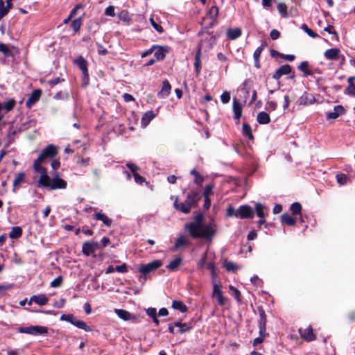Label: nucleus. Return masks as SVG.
<instances>
[{
	"label": "nucleus",
	"mask_w": 355,
	"mask_h": 355,
	"mask_svg": "<svg viewBox=\"0 0 355 355\" xmlns=\"http://www.w3.org/2000/svg\"><path fill=\"white\" fill-rule=\"evenodd\" d=\"M299 101L300 105L311 104L314 101V97L312 94L305 92L301 96Z\"/></svg>",
	"instance_id": "obj_34"
},
{
	"label": "nucleus",
	"mask_w": 355,
	"mask_h": 355,
	"mask_svg": "<svg viewBox=\"0 0 355 355\" xmlns=\"http://www.w3.org/2000/svg\"><path fill=\"white\" fill-rule=\"evenodd\" d=\"M227 215L230 217H232V216H234L236 218H238V212H237V209L235 210L234 207H232V206H230L227 209Z\"/></svg>",
	"instance_id": "obj_57"
},
{
	"label": "nucleus",
	"mask_w": 355,
	"mask_h": 355,
	"mask_svg": "<svg viewBox=\"0 0 355 355\" xmlns=\"http://www.w3.org/2000/svg\"><path fill=\"white\" fill-rule=\"evenodd\" d=\"M62 281H63L62 277V276H59V277H56L55 279H54L51 282V286L53 287V288L59 287V286H61V284L62 283Z\"/></svg>",
	"instance_id": "obj_55"
},
{
	"label": "nucleus",
	"mask_w": 355,
	"mask_h": 355,
	"mask_svg": "<svg viewBox=\"0 0 355 355\" xmlns=\"http://www.w3.org/2000/svg\"><path fill=\"white\" fill-rule=\"evenodd\" d=\"M266 207L261 203L258 202L255 205V212L260 218H265L264 209Z\"/></svg>",
	"instance_id": "obj_44"
},
{
	"label": "nucleus",
	"mask_w": 355,
	"mask_h": 355,
	"mask_svg": "<svg viewBox=\"0 0 355 355\" xmlns=\"http://www.w3.org/2000/svg\"><path fill=\"white\" fill-rule=\"evenodd\" d=\"M277 10L281 16L284 18H286L288 17V12H287V6L286 3L283 2H280L277 4Z\"/></svg>",
	"instance_id": "obj_43"
},
{
	"label": "nucleus",
	"mask_w": 355,
	"mask_h": 355,
	"mask_svg": "<svg viewBox=\"0 0 355 355\" xmlns=\"http://www.w3.org/2000/svg\"><path fill=\"white\" fill-rule=\"evenodd\" d=\"M309 64L308 61H303L297 67L298 70L302 71V72H303L304 77H307L309 76H312L313 75V72L309 68Z\"/></svg>",
	"instance_id": "obj_30"
},
{
	"label": "nucleus",
	"mask_w": 355,
	"mask_h": 355,
	"mask_svg": "<svg viewBox=\"0 0 355 355\" xmlns=\"http://www.w3.org/2000/svg\"><path fill=\"white\" fill-rule=\"evenodd\" d=\"M48 185H41L40 187L49 188L51 190L65 189L67 186V183L65 180L61 179L58 173L53 175L52 180L49 177V180H46Z\"/></svg>",
	"instance_id": "obj_4"
},
{
	"label": "nucleus",
	"mask_w": 355,
	"mask_h": 355,
	"mask_svg": "<svg viewBox=\"0 0 355 355\" xmlns=\"http://www.w3.org/2000/svg\"><path fill=\"white\" fill-rule=\"evenodd\" d=\"M58 153L56 147L53 144L48 145L44 148L39 155L37 162H44L46 159L53 158Z\"/></svg>",
	"instance_id": "obj_9"
},
{
	"label": "nucleus",
	"mask_w": 355,
	"mask_h": 355,
	"mask_svg": "<svg viewBox=\"0 0 355 355\" xmlns=\"http://www.w3.org/2000/svg\"><path fill=\"white\" fill-rule=\"evenodd\" d=\"M259 336L265 338L268 334L266 333V325H259Z\"/></svg>",
	"instance_id": "obj_62"
},
{
	"label": "nucleus",
	"mask_w": 355,
	"mask_h": 355,
	"mask_svg": "<svg viewBox=\"0 0 355 355\" xmlns=\"http://www.w3.org/2000/svg\"><path fill=\"white\" fill-rule=\"evenodd\" d=\"M230 94L229 92H224L221 95H220V100L222 101L223 103H227L230 102Z\"/></svg>",
	"instance_id": "obj_58"
},
{
	"label": "nucleus",
	"mask_w": 355,
	"mask_h": 355,
	"mask_svg": "<svg viewBox=\"0 0 355 355\" xmlns=\"http://www.w3.org/2000/svg\"><path fill=\"white\" fill-rule=\"evenodd\" d=\"M232 108L234 114V119L238 121V122H236V124H238L242 115V105L236 98H234Z\"/></svg>",
	"instance_id": "obj_23"
},
{
	"label": "nucleus",
	"mask_w": 355,
	"mask_h": 355,
	"mask_svg": "<svg viewBox=\"0 0 355 355\" xmlns=\"http://www.w3.org/2000/svg\"><path fill=\"white\" fill-rule=\"evenodd\" d=\"M201 53L199 51H197L195 55V62H194V67L196 69V72L197 76L200 73V68H201Z\"/></svg>",
	"instance_id": "obj_40"
},
{
	"label": "nucleus",
	"mask_w": 355,
	"mask_h": 355,
	"mask_svg": "<svg viewBox=\"0 0 355 355\" xmlns=\"http://www.w3.org/2000/svg\"><path fill=\"white\" fill-rule=\"evenodd\" d=\"M93 218L97 220L102 221L103 224L107 227H111L112 224V220L108 216H107L105 214H103L101 211L94 214Z\"/></svg>",
	"instance_id": "obj_22"
},
{
	"label": "nucleus",
	"mask_w": 355,
	"mask_h": 355,
	"mask_svg": "<svg viewBox=\"0 0 355 355\" xmlns=\"http://www.w3.org/2000/svg\"><path fill=\"white\" fill-rule=\"evenodd\" d=\"M290 209L293 215H301L302 205L300 202H293Z\"/></svg>",
	"instance_id": "obj_45"
},
{
	"label": "nucleus",
	"mask_w": 355,
	"mask_h": 355,
	"mask_svg": "<svg viewBox=\"0 0 355 355\" xmlns=\"http://www.w3.org/2000/svg\"><path fill=\"white\" fill-rule=\"evenodd\" d=\"M98 248L99 244L98 242L88 241L83 244L82 252L84 255L89 257L94 254Z\"/></svg>",
	"instance_id": "obj_12"
},
{
	"label": "nucleus",
	"mask_w": 355,
	"mask_h": 355,
	"mask_svg": "<svg viewBox=\"0 0 355 355\" xmlns=\"http://www.w3.org/2000/svg\"><path fill=\"white\" fill-rule=\"evenodd\" d=\"M229 291H230V294L233 297H234L235 300L238 302H241V292L237 288H236L234 286L230 285L229 286Z\"/></svg>",
	"instance_id": "obj_42"
},
{
	"label": "nucleus",
	"mask_w": 355,
	"mask_h": 355,
	"mask_svg": "<svg viewBox=\"0 0 355 355\" xmlns=\"http://www.w3.org/2000/svg\"><path fill=\"white\" fill-rule=\"evenodd\" d=\"M218 11L219 9L216 6H213L209 8L206 17L203 19L204 21L209 20V22L205 27V29L212 28L216 23L217 17L218 15Z\"/></svg>",
	"instance_id": "obj_8"
},
{
	"label": "nucleus",
	"mask_w": 355,
	"mask_h": 355,
	"mask_svg": "<svg viewBox=\"0 0 355 355\" xmlns=\"http://www.w3.org/2000/svg\"><path fill=\"white\" fill-rule=\"evenodd\" d=\"M60 320L67 321L75 327L83 329L85 331H91L92 329L84 321L78 320L73 314H62Z\"/></svg>",
	"instance_id": "obj_5"
},
{
	"label": "nucleus",
	"mask_w": 355,
	"mask_h": 355,
	"mask_svg": "<svg viewBox=\"0 0 355 355\" xmlns=\"http://www.w3.org/2000/svg\"><path fill=\"white\" fill-rule=\"evenodd\" d=\"M150 23H151V25L153 26V27L159 33H163L164 30H163V28L162 26L159 24H157L153 19L150 18Z\"/></svg>",
	"instance_id": "obj_59"
},
{
	"label": "nucleus",
	"mask_w": 355,
	"mask_h": 355,
	"mask_svg": "<svg viewBox=\"0 0 355 355\" xmlns=\"http://www.w3.org/2000/svg\"><path fill=\"white\" fill-rule=\"evenodd\" d=\"M115 270L116 272L121 273H126L128 272V266L125 263H123L122 265L116 266Z\"/></svg>",
	"instance_id": "obj_56"
},
{
	"label": "nucleus",
	"mask_w": 355,
	"mask_h": 355,
	"mask_svg": "<svg viewBox=\"0 0 355 355\" xmlns=\"http://www.w3.org/2000/svg\"><path fill=\"white\" fill-rule=\"evenodd\" d=\"M257 120L259 124H268L270 121V117L267 112H260L257 114Z\"/></svg>",
	"instance_id": "obj_32"
},
{
	"label": "nucleus",
	"mask_w": 355,
	"mask_h": 355,
	"mask_svg": "<svg viewBox=\"0 0 355 355\" xmlns=\"http://www.w3.org/2000/svg\"><path fill=\"white\" fill-rule=\"evenodd\" d=\"M189 241L184 235L180 236L175 241L174 250H178L181 247L188 245Z\"/></svg>",
	"instance_id": "obj_39"
},
{
	"label": "nucleus",
	"mask_w": 355,
	"mask_h": 355,
	"mask_svg": "<svg viewBox=\"0 0 355 355\" xmlns=\"http://www.w3.org/2000/svg\"><path fill=\"white\" fill-rule=\"evenodd\" d=\"M115 313L119 318L124 321H128L132 318L131 313L123 309H115Z\"/></svg>",
	"instance_id": "obj_36"
},
{
	"label": "nucleus",
	"mask_w": 355,
	"mask_h": 355,
	"mask_svg": "<svg viewBox=\"0 0 355 355\" xmlns=\"http://www.w3.org/2000/svg\"><path fill=\"white\" fill-rule=\"evenodd\" d=\"M213 188L214 187L212 184H207L203 191V196L209 197V195L212 193Z\"/></svg>",
	"instance_id": "obj_63"
},
{
	"label": "nucleus",
	"mask_w": 355,
	"mask_h": 355,
	"mask_svg": "<svg viewBox=\"0 0 355 355\" xmlns=\"http://www.w3.org/2000/svg\"><path fill=\"white\" fill-rule=\"evenodd\" d=\"M43 162H37V159H35L33 162L34 171L40 173V176L37 182L39 187H40L41 185H48L46 180H49V175H47L46 169L40 165Z\"/></svg>",
	"instance_id": "obj_7"
},
{
	"label": "nucleus",
	"mask_w": 355,
	"mask_h": 355,
	"mask_svg": "<svg viewBox=\"0 0 355 355\" xmlns=\"http://www.w3.org/2000/svg\"><path fill=\"white\" fill-rule=\"evenodd\" d=\"M73 64L81 70L83 73V85L87 86L89 81L87 61L83 55H79L73 60Z\"/></svg>",
	"instance_id": "obj_3"
},
{
	"label": "nucleus",
	"mask_w": 355,
	"mask_h": 355,
	"mask_svg": "<svg viewBox=\"0 0 355 355\" xmlns=\"http://www.w3.org/2000/svg\"><path fill=\"white\" fill-rule=\"evenodd\" d=\"M224 267L228 272H235L237 269V266L231 261H225Z\"/></svg>",
	"instance_id": "obj_51"
},
{
	"label": "nucleus",
	"mask_w": 355,
	"mask_h": 355,
	"mask_svg": "<svg viewBox=\"0 0 355 355\" xmlns=\"http://www.w3.org/2000/svg\"><path fill=\"white\" fill-rule=\"evenodd\" d=\"M49 298L44 294H40L38 295H33L30 298L28 302V305H31L32 302H35L40 306L45 305L48 303Z\"/></svg>",
	"instance_id": "obj_21"
},
{
	"label": "nucleus",
	"mask_w": 355,
	"mask_h": 355,
	"mask_svg": "<svg viewBox=\"0 0 355 355\" xmlns=\"http://www.w3.org/2000/svg\"><path fill=\"white\" fill-rule=\"evenodd\" d=\"M171 86L168 80H164L162 83V89L158 93L160 98H166L171 93Z\"/></svg>",
	"instance_id": "obj_26"
},
{
	"label": "nucleus",
	"mask_w": 355,
	"mask_h": 355,
	"mask_svg": "<svg viewBox=\"0 0 355 355\" xmlns=\"http://www.w3.org/2000/svg\"><path fill=\"white\" fill-rule=\"evenodd\" d=\"M301 28L311 37L312 38H318L319 37V35L315 33L313 30L309 28L308 26L305 24H303L301 26Z\"/></svg>",
	"instance_id": "obj_47"
},
{
	"label": "nucleus",
	"mask_w": 355,
	"mask_h": 355,
	"mask_svg": "<svg viewBox=\"0 0 355 355\" xmlns=\"http://www.w3.org/2000/svg\"><path fill=\"white\" fill-rule=\"evenodd\" d=\"M207 252H205L201 259L198 262V268L201 270L204 268V266L207 264Z\"/></svg>",
	"instance_id": "obj_53"
},
{
	"label": "nucleus",
	"mask_w": 355,
	"mask_h": 355,
	"mask_svg": "<svg viewBox=\"0 0 355 355\" xmlns=\"http://www.w3.org/2000/svg\"><path fill=\"white\" fill-rule=\"evenodd\" d=\"M22 235V229L19 226H15L12 227L9 233V236L12 239H17Z\"/></svg>",
	"instance_id": "obj_37"
},
{
	"label": "nucleus",
	"mask_w": 355,
	"mask_h": 355,
	"mask_svg": "<svg viewBox=\"0 0 355 355\" xmlns=\"http://www.w3.org/2000/svg\"><path fill=\"white\" fill-rule=\"evenodd\" d=\"M336 180L340 185H345L348 182L349 178L344 173H338L336 175Z\"/></svg>",
	"instance_id": "obj_48"
},
{
	"label": "nucleus",
	"mask_w": 355,
	"mask_h": 355,
	"mask_svg": "<svg viewBox=\"0 0 355 355\" xmlns=\"http://www.w3.org/2000/svg\"><path fill=\"white\" fill-rule=\"evenodd\" d=\"M26 174L24 172L18 173L13 180L12 192L16 193L17 188L25 182Z\"/></svg>",
	"instance_id": "obj_25"
},
{
	"label": "nucleus",
	"mask_w": 355,
	"mask_h": 355,
	"mask_svg": "<svg viewBox=\"0 0 355 355\" xmlns=\"http://www.w3.org/2000/svg\"><path fill=\"white\" fill-rule=\"evenodd\" d=\"M172 308L178 310L182 313H185L188 311V308L182 301L174 300L172 302Z\"/></svg>",
	"instance_id": "obj_35"
},
{
	"label": "nucleus",
	"mask_w": 355,
	"mask_h": 355,
	"mask_svg": "<svg viewBox=\"0 0 355 355\" xmlns=\"http://www.w3.org/2000/svg\"><path fill=\"white\" fill-rule=\"evenodd\" d=\"M18 332L33 336L44 335L48 333V328L46 327L40 325L21 327H19Z\"/></svg>",
	"instance_id": "obj_6"
},
{
	"label": "nucleus",
	"mask_w": 355,
	"mask_h": 355,
	"mask_svg": "<svg viewBox=\"0 0 355 355\" xmlns=\"http://www.w3.org/2000/svg\"><path fill=\"white\" fill-rule=\"evenodd\" d=\"M41 94V89H37L33 90L26 102V107L31 108L34 105L40 100Z\"/></svg>",
	"instance_id": "obj_16"
},
{
	"label": "nucleus",
	"mask_w": 355,
	"mask_h": 355,
	"mask_svg": "<svg viewBox=\"0 0 355 355\" xmlns=\"http://www.w3.org/2000/svg\"><path fill=\"white\" fill-rule=\"evenodd\" d=\"M242 34L240 28H229L227 31V37L228 39L234 40L239 38Z\"/></svg>",
	"instance_id": "obj_28"
},
{
	"label": "nucleus",
	"mask_w": 355,
	"mask_h": 355,
	"mask_svg": "<svg viewBox=\"0 0 355 355\" xmlns=\"http://www.w3.org/2000/svg\"><path fill=\"white\" fill-rule=\"evenodd\" d=\"M292 71V67L288 64H284L279 67L272 75V78L279 80L282 76L288 75Z\"/></svg>",
	"instance_id": "obj_18"
},
{
	"label": "nucleus",
	"mask_w": 355,
	"mask_h": 355,
	"mask_svg": "<svg viewBox=\"0 0 355 355\" xmlns=\"http://www.w3.org/2000/svg\"><path fill=\"white\" fill-rule=\"evenodd\" d=\"M270 36L272 40H277L280 37V32L277 29H272L270 33Z\"/></svg>",
	"instance_id": "obj_64"
},
{
	"label": "nucleus",
	"mask_w": 355,
	"mask_h": 355,
	"mask_svg": "<svg viewBox=\"0 0 355 355\" xmlns=\"http://www.w3.org/2000/svg\"><path fill=\"white\" fill-rule=\"evenodd\" d=\"M162 266V261L160 260H155L147 264L141 265L139 267V272L141 275H147L152 271L155 270Z\"/></svg>",
	"instance_id": "obj_10"
},
{
	"label": "nucleus",
	"mask_w": 355,
	"mask_h": 355,
	"mask_svg": "<svg viewBox=\"0 0 355 355\" xmlns=\"http://www.w3.org/2000/svg\"><path fill=\"white\" fill-rule=\"evenodd\" d=\"M168 50V46H157L156 49L154 51V57L157 61L162 60L166 57Z\"/></svg>",
	"instance_id": "obj_19"
},
{
	"label": "nucleus",
	"mask_w": 355,
	"mask_h": 355,
	"mask_svg": "<svg viewBox=\"0 0 355 355\" xmlns=\"http://www.w3.org/2000/svg\"><path fill=\"white\" fill-rule=\"evenodd\" d=\"M155 117V114L153 111L150 110L144 113L141 118V125L146 126Z\"/></svg>",
	"instance_id": "obj_29"
},
{
	"label": "nucleus",
	"mask_w": 355,
	"mask_h": 355,
	"mask_svg": "<svg viewBox=\"0 0 355 355\" xmlns=\"http://www.w3.org/2000/svg\"><path fill=\"white\" fill-rule=\"evenodd\" d=\"M242 135L243 137L248 138L250 141H254V135L252 134V128L247 123H243Z\"/></svg>",
	"instance_id": "obj_27"
},
{
	"label": "nucleus",
	"mask_w": 355,
	"mask_h": 355,
	"mask_svg": "<svg viewBox=\"0 0 355 355\" xmlns=\"http://www.w3.org/2000/svg\"><path fill=\"white\" fill-rule=\"evenodd\" d=\"M16 105V101L14 98H10L3 103H1V111L5 110L6 112H8L13 110Z\"/></svg>",
	"instance_id": "obj_33"
},
{
	"label": "nucleus",
	"mask_w": 355,
	"mask_h": 355,
	"mask_svg": "<svg viewBox=\"0 0 355 355\" xmlns=\"http://www.w3.org/2000/svg\"><path fill=\"white\" fill-rule=\"evenodd\" d=\"M206 266H207V268L210 270L212 277H215L216 276V268H215L214 263L212 262H209V263H207Z\"/></svg>",
	"instance_id": "obj_61"
},
{
	"label": "nucleus",
	"mask_w": 355,
	"mask_h": 355,
	"mask_svg": "<svg viewBox=\"0 0 355 355\" xmlns=\"http://www.w3.org/2000/svg\"><path fill=\"white\" fill-rule=\"evenodd\" d=\"M299 333L301 337L307 342H311L316 339V336L313 333V328L309 326L306 329H300Z\"/></svg>",
	"instance_id": "obj_15"
},
{
	"label": "nucleus",
	"mask_w": 355,
	"mask_h": 355,
	"mask_svg": "<svg viewBox=\"0 0 355 355\" xmlns=\"http://www.w3.org/2000/svg\"><path fill=\"white\" fill-rule=\"evenodd\" d=\"M213 295L216 297L217 302L220 306L227 304V299L223 296L219 285L216 284L213 285Z\"/></svg>",
	"instance_id": "obj_14"
},
{
	"label": "nucleus",
	"mask_w": 355,
	"mask_h": 355,
	"mask_svg": "<svg viewBox=\"0 0 355 355\" xmlns=\"http://www.w3.org/2000/svg\"><path fill=\"white\" fill-rule=\"evenodd\" d=\"M277 107V103L275 101H268L266 104V110L268 112L275 111Z\"/></svg>",
	"instance_id": "obj_54"
},
{
	"label": "nucleus",
	"mask_w": 355,
	"mask_h": 355,
	"mask_svg": "<svg viewBox=\"0 0 355 355\" xmlns=\"http://www.w3.org/2000/svg\"><path fill=\"white\" fill-rule=\"evenodd\" d=\"M118 18L125 22L131 21V17L127 10H121L117 14Z\"/></svg>",
	"instance_id": "obj_46"
},
{
	"label": "nucleus",
	"mask_w": 355,
	"mask_h": 355,
	"mask_svg": "<svg viewBox=\"0 0 355 355\" xmlns=\"http://www.w3.org/2000/svg\"><path fill=\"white\" fill-rule=\"evenodd\" d=\"M216 44V37L213 32L202 34V37L197 46V51L200 53L202 50L208 51Z\"/></svg>",
	"instance_id": "obj_2"
},
{
	"label": "nucleus",
	"mask_w": 355,
	"mask_h": 355,
	"mask_svg": "<svg viewBox=\"0 0 355 355\" xmlns=\"http://www.w3.org/2000/svg\"><path fill=\"white\" fill-rule=\"evenodd\" d=\"M340 50L338 48H332L324 53V56L328 60H337L340 57Z\"/></svg>",
	"instance_id": "obj_20"
},
{
	"label": "nucleus",
	"mask_w": 355,
	"mask_h": 355,
	"mask_svg": "<svg viewBox=\"0 0 355 355\" xmlns=\"http://www.w3.org/2000/svg\"><path fill=\"white\" fill-rule=\"evenodd\" d=\"M82 19L83 17H80L77 19H75L71 23V26L76 33L79 31L80 29V27L82 26Z\"/></svg>",
	"instance_id": "obj_49"
},
{
	"label": "nucleus",
	"mask_w": 355,
	"mask_h": 355,
	"mask_svg": "<svg viewBox=\"0 0 355 355\" xmlns=\"http://www.w3.org/2000/svg\"><path fill=\"white\" fill-rule=\"evenodd\" d=\"M351 80H352V78H349L348 80L349 85L347 87V90L348 92V94L355 96V85L351 83Z\"/></svg>",
	"instance_id": "obj_60"
},
{
	"label": "nucleus",
	"mask_w": 355,
	"mask_h": 355,
	"mask_svg": "<svg viewBox=\"0 0 355 355\" xmlns=\"http://www.w3.org/2000/svg\"><path fill=\"white\" fill-rule=\"evenodd\" d=\"M182 262V257L180 256L177 257L168 264V266H166V268L171 271H175L181 265Z\"/></svg>",
	"instance_id": "obj_31"
},
{
	"label": "nucleus",
	"mask_w": 355,
	"mask_h": 355,
	"mask_svg": "<svg viewBox=\"0 0 355 355\" xmlns=\"http://www.w3.org/2000/svg\"><path fill=\"white\" fill-rule=\"evenodd\" d=\"M0 52H1L6 57L13 55L10 48L2 42L0 43Z\"/></svg>",
	"instance_id": "obj_50"
},
{
	"label": "nucleus",
	"mask_w": 355,
	"mask_h": 355,
	"mask_svg": "<svg viewBox=\"0 0 355 355\" xmlns=\"http://www.w3.org/2000/svg\"><path fill=\"white\" fill-rule=\"evenodd\" d=\"M238 218L245 219V218H253L254 211L252 207L248 205H241L238 209Z\"/></svg>",
	"instance_id": "obj_11"
},
{
	"label": "nucleus",
	"mask_w": 355,
	"mask_h": 355,
	"mask_svg": "<svg viewBox=\"0 0 355 355\" xmlns=\"http://www.w3.org/2000/svg\"><path fill=\"white\" fill-rule=\"evenodd\" d=\"M173 206L175 209L184 213L189 214L191 211L190 206L185 202L178 203V198H175V200L173 203Z\"/></svg>",
	"instance_id": "obj_24"
},
{
	"label": "nucleus",
	"mask_w": 355,
	"mask_h": 355,
	"mask_svg": "<svg viewBox=\"0 0 355 355\" xmlns=\"http://www.w3.org/2000/svg\"><path fill=\"white\" fill-rule=\"evenodd\" d=\"M8 8L4 6L3 1L0 0V20L8 14Z\"/></svg>",
	"instance_id": "obj_52"
},
{
	"label": "nucleus",
	"mask_w": 355,
	"mask_h": 355,
	"mask_svg": "<svg viewBox=\"0 0 355 355\" xmlns=\"http://www.w3.org/2000/svg\"><path fill=\"white\" fill-rule=\"evenodd\" d=\"M257 310L260 318L259 320V325H266L267 316L264 309L262 306H258Z\"/></svg>",
	"instance_id": "obj_41"
},
{
	"label": "nucleus",
	"mask_w": 355,
	"mask_h": 355,
	"mask_svg": "<svg viewBox=\"0 0 355 355\" xmlns=\"http://www.w3.org/2000/svg\"><path fill=\"white\" fill-rule=\"evenodd\" d=\"M345 114V110L342 105H336L334 107V110L332 112H328L327 113V119H336L339 116L343 115Z\"/></svg>",
	"instance_id": "obj_17"
},
{
	"label": "nucleus",
	"mask_w": 355,
	"mask_h": 355,
	"mask_svg": "<svg viewBox=\"0 0 355 355\" xmlns=\"http://www.w3.org/2000/svg\"><path fill=\"white\" fill-rule=\"evenodd\" d=\"M282 222L289 226L295 225L296 223V219L291 216L289 214H284L281 216Z\"/></svg>",
	"instance_id": "obj_38"
},
{
	"label": "nucleus",
	"mask_w": 355,
	"mask_h": 355,
	"mask_svg": "<svg viewBox=\"0 0 355 355\" xmlns=\"http://www.w3.org/2000/svg\"><path fill=\"white\" fill-rule=\"evenodd\" d=\"M201 196H200V193L196 191H191L187 196V199L184 200L190 207H196L198 205V202L200 200Z\"/></svg>",
	"instance_id": "obj_13"
},
{
	"label": "nucleus",
	"mask_w": 355,
	"mask_h": 355,
	"mask_svg": "<svg viewBox=\"0 0 355 355\" xmlns=\"http://www.w3.org/2000/svg\"><path fill=\"white\" fill-rule=\"evenodd\" d=\"M184 230L194 239H204L211 241L216 232V225L214 222L203 223L202 216L198 214L195 216L193 221L185 224Z\"/></svg>",
	"instance_id": "obj_1"
}]
</instances>
